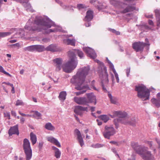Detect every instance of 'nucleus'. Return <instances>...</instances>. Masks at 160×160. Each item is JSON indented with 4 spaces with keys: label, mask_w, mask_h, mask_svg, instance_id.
<instances>
[{
    "label": "nucleus",
    "mask_w": 160,
    "mask_h": 160,
    "mask_svg": "<svg viewBox=\"0 0 160 160\" xmlns=\"http://www.w3.org/2000/svg\"><path fill=\"white\" fill-rule=\"evenodd\" d=\"M43 145V142H40L38 145V148L40 150L42 148Z\"/></svg>",
    "instance_id": "50"
},
{
    "label": "nucleus",
    "mask_w": 160,
    "mask_h": 160,
    "mask_svg": "<svg viewBox=\"0 0 160 160\" xmlns=\"http://www.w3.org/2000/svg\"><path fill=\"white\" fill-rule=\"evenodd\" d=\"M94 82H95V81H94V80H93V81H92V82L91 84H92V87H93V88L94 90H96V88L93 86V84H94Z\"/></svg>",
    "instance_id": "57"
},
{
    "label": "nucleus",
    "mask_w": 160,
    "mask_h": 160,
    "mask_svg": "<svg viewBox=\"0 0 160 160\" xmlns=\"http://www.w3.org/2000/svg\"><path fill=\"white\" fill-rule=\"evenodd\" d=\"M8 134L9 136H11L13 134H19L18 129V125H16L10 128L8 131Z\"/></svg>",
    "instance_id": "21"
},
{
    "label": "nucleus",
    "mask_w": 160,
    "mask_h": 160,
    "mask_svg": "<svg viewBox=\"0 0 160 160\" xmlns=\"http://www.w3.org/2000/svg\"><path fill=\"white\" fill-rule=\"evenodd\" d=\"M17 35H18V36H15V38H23L25 35L24 31L22 29H19L18 32L16 33L14 36Z\"/></svg>",
    "instance_id": "33"
},
{
    "label": "nucleus",
    "mask_w": 160,
    "mask_h": 160,
    "mask_svg": "<svg viewBox=\"0 0 160 160\" xmlns=\"http://www.w3.org/2000/svg\"><path fill=\"white\" fill-rule=\"evenodd\" d=\"M110 30L111 32L117 35H119L120 34V32H119L116 31L114 29H111Z\"/></svg>",
    "instance_id": "46"
},
{
    "label": "nucleus",
    "mask_w": 160,
    "mask_h": 160,
    "mask_svg": "<svg viewBox=\"0 0 160 160\" xmlns=\"http://www.w3.org/2000/svg\"><path fill=\"white\" fill-rule=\"evenodd\" d=\"M154 12L156 17L157 26L159 28L160 27V9H155Z\"/></svg>",
    "instance_id": "22"
},
{
    "label": "nucleus",
    "mask_w": 160,
    "mask_h": 160,
    "mask_svg": "<svg viewBox=\"0 0 160 160\" xmlns=\"http://www.w3.org/2000/svg\"><path fill=\"white\" fill-rule=\"evenodd\" d=\"M11 87L12 88V90H11L12 92V93H14L15 92L14 87H13V86L12 87Z\"/></svg>",
    "instance_id": "63"
},
{
    "label": "nucleus",
    "mask_w": 160,
    "mask_h": 160,
    "mask_svg": "<svg viewBox=\"0 0 160 160\" xmlns=\"http://www.w3.org/2000/svg\"><path fill=\"white\" fill-rule=\"evenodd\" d=\"M25 119L23 117H21L20 118V123H23L25 122Z\"/></svg>",
    "instance_id": "51"
},
{
    "label": "nucleus",
    "mask_w": 160,
    "mask_h": 160,
    "mask_svg": "<svg viewBox=\"0 0 160 160\" xmlns=\"http://www.w3.org/2000/svg\"><path fill=\"white\" fill-rule=\"evenodd\" d=\"M87 95L88 100V103L92 102L95 101L94 104H96V97L94 96L93 94L92 93H87Z\"/></svg>",
    "instance_id": "25"
},
{
    "label": "nucleus",
    "mask_w": 160,
    "mask_h": 160,
    "mask_svg": "<svg viewBox=\"0 0 160 160\" xmlns=\"http://www.w3.org/2000/svg\"><path fill=\"white\" fill-rule=\"evenodd\" d=\"M75 133L77 136V140L78 141L81 147L84 145V143L83 138L81 135V132L78 129H76L74 131Z\"/></svg>",
    "instance_id": "18"
},
{
    "label": "nucleus",
    "mask_w": 160,
    "mask_h": 160,
    "mask_svg": "<svg viewBox=\"0 0 160 160\" xmlns=\"http://www.w3.org/2000/svg\"><path fill=\"white\" fill-rule=\"evenodd\" d=\"M77 8L78 9H80L85 8V7L84 5L80 4L77 5Z\"/></svg>",
    "instance_id": "47"
},
{
    "label": "nucleus",
    "mask_w": 160,
    "mask_h": 160,
    "mask_svg": "<svg viewBox=\"0 0 160 160\" xmlns=\"http://www.w3.org/2000/svg\"><path fill=\"white\" fill-rule=\"evenodd\" d=\"M95 61L99 64L98 69V72L99 74L100 77L102 78L101 81L102 85L103 90L107 92V90L104 87V85L107 84L108 82V74L107 72V68L104 64L98 60H95Z\"/></svg>",
    "instance_id": "4"
},
{
    "label": "nucleus",
    "mask_w": 160,
    "mask_h": 160,
    "mask_svg": "<svg viewBox=\"0 0 160 160\" xmlns=\"http://www.w3.org/2000/svg\"><path fill=\"white\" fill-rule=\"evenodd\" d=\"M135 121L134 119L132 122L129 121L127 118H117L114 120V122L116 126V128H117L118 127V123H121L124 124H130L134 125L135 124Z\"/></svg>",
    "instance_id": "9"
},
{
    "label": "nucleus",
    "mask_w": 160,
    "mask_h": 160,
    "mask_svg": "<svg viewBox=\"0 0 160 160\" xmlns=\"http://www.w3.org/2000/svg\"><path fill=\"white\" fill-rule=\"evenodd\" d=\"M90 68L89 66H86L79 68L76 74L73 76L71 79V82L75 84V88L77 90L81 91L75 92L77 96L86 92V90L89 89L88 86L83 85L86 76L88 74Z\"/></svg>",
    "instance_id": "2"
},
{
    "label": "nucleus",
    "mask_w": 160,
    "mask_h": 160,
    "mask_svg": "<svg viewBox=\"0 0 160 160\" xmlns=\"http://www.w3.org/2000/svg\"><path fill=\"white\" fill-rule=\"evenodd\" d=\"M111 76L112 83L113 84H114V83H115L114 76L113 74L112 73H111Z\"/></svg>",
    "instance_id": "48"
},
{
    "label": "nucleus",
    "mask_w": 160,
    "mask_h": 160,
    "mask_svg": "<svg viewBox=\"0 0 160 160\" xmlns=\"http://www.w3.org/2000/svg\"><path fill=\"white\" fill-rule=\"evenodd\" d=\"M17 41V40L16 39L10 40L9 41V42L11 43H13L16 42Z\"/></svg>",
    "instance_id": "60"
},
{
    "label": "nucleus",
    "mask_w": 160,
    "mask_h": 160,
    "mask_svg": "<svg viewBox=\"0 0 160 160\" xmlns=\"http://www.w3.org/2000/svg\"><path fill=\"white\" fill-rule=\"evenodd\" d=\"M139 28L142 30H144V29H149L150 28L147 25L144 24L139 26Z\"/></svg>",
    "instance_id": "41"
},
{
    "label": "nucleus",
    "mask_w": 160,
    "mask_h": 160,
    "mask_svg": "<svg viewBox=\"0 0 160 160\" xmlns=\"http://www.w3.org/2000/svg\"><path fill=\"white\" fill-rule=\"evenodd\" d=\"M35 51L41 52L44 49V47L41 45H35Z\"/></svg>",
    "instance_id": "35"
},
{
    "label": "nucleus",
    "mask_w": 160,
    "mask_h": 160,
    "mask_svg": "<svg viewBox=\"0 0 160 160\" xmlns=\"http://www.w3.org/2000/svg\"><path fill=\"white\" fill-rule=\"evenodd\" d=\"M50 41V39L48 38H44L42 39V41L44 42H48Z\"/></svg>",
    "instance_id": "52"
},
{
    "label": "nucleus",
    "mask_w": 160,
    "mask_h": 160,
    "mask_svg": "<svg viewBox=\"0 0 160 160\" xmlns=\"http://www.w3.org/2000/svg\"><path fill=\"white\" fill-rule=\"evenodd\" d=\"M72 36V34L64 35V37L65 38L63 40L64 43L67 45H70L72 46H75V39H70L68 38L69 37Z\"/></svg>",
    "instance_id": "15"
},
{
    "label": "nucleus",
    "mask_w": 160,
    "mask_h": 160,
    "mask_svg": "<svg viewBox=\"0 0 160 160\" xmlns=\"http://www.w3.org/2000/svg\"><path fill=\"white\" fill-rule=\"evenodd\" d=\"M135 91L137 92V96L143 101L149 99L150 91L144 85L141 84L136 85Z\"/></svg>",
    "instance_id": "5"
},
{
    "label": "nucleus",
    "mask_w": 160,
    "mask_h": 160,
    "mask_svg": "<svg viewBox=\"0 0 160 160\" xmlns=\"http://www.w3.org/2000/svg\"><path fill=\"white\" fill-rule=\"evenodd\" d=\"M66 95L67 93L66 92H61L60 93L58 97L59 99L62 102L64 101L66 99Z\"/></svg>",
    "instance_id": "32"
},
{
    "label": "nucleus",
    "mask_w": 160,
    "mask_h": 160,
    "mask_svg": "<svg viewBox=\"0 0 160 160\" xmlns=\"http://www.w3.org/2000/svg\"><path fill=\"white\" fill-rule=\"evenodd\" d=\"M90 109L92 112H93L95 110V107H90Z\"/></svg>",
    "instance_id": "61"
},
{
    "label": "nucleus",
    "mask_w": 160,
    "mask_h": 160,
    "mask_svg": "<svg viewBox=\"0 0 160 160\" xmlns=\"http://www.w3.org/2000/svg\"><path fill=\"white\" fill-rule=\"evenodd\" d=\"M69 60L66 63L63 64L62 68L63 71L67 73H70L76 67L78 61L69 57Z\"/></svg>",
    "instance_id": "6"
},
{
    "label": "nucleus",
    "mask_w": 160,
    "mask_h": 160,
    "mask_svg": "<svg viewBox=\"0 0 160 160\" xmlns=\"http://www.w3.org/2000/svg\"><path fill=\"white\" fill-rule=\"evenodd\" d=\"M93 18V13L91 10H88L86 13V15L84 18L86 21L89 22L91 21Z\"/></svg>",
    "instance_id": "23"
},
{
    "label": "nucleus",
    "mask_w": 160,
    "mask_h": 160,
    "mask_svg": "<svg viewBox=\"0 0 160 160\" xmlns=\"http://www.w3.org/2000/svg\"><path fill=\"white\" fill-rule=\"evenodd\" d=\"M61 30V29L57 27H55V28L53 29H49L47 30L46 31V32L47 33H50L52 32H56L59 31Z\"/></svg>",
    "instance_id": "37"
},
{
    "label": "nucleus",
    "mask_w": 160,
    "mask_h": 160,
    "mask_svg": "<svg viewBox=\"0 0 160 160\" xmlns=\"http://www.w3.org/2000/svg\"><path fill=\"white\" fill-rule=\"evenodd\" d=\"M0 72L3 73L4 74L9 76L10 77H12V75L9 74L8 72H6L4 68L1 66H0Z\"/></svg>",
    "instance_id": "40"
},
{
    "label": "nucleus",
    "mask_w": 160,
    "mask_h": 160,
    "mask_svg": "<svg viewBox=\"0 0 160 160\" xmlns=\"http://www.w3.org/2000/svg\"><path fill=\"white\" fill-rule=\"evenodd\" d=\"M30 140L32 145H34L37 142V137L36 135L33 132H31L30 134Z\"/></svg>",
    "instance_id": "31"
},
{
    "label": "nucleus",
    "mask_w": 160,
    "mask_h": 160,
    "mask_svg": "<svg viewBox=\"0 0 160 160\" xmlns=\"http://www.w3.org/2000/svg\"><path fill=\"white\" fill-rule=\"evenodd\" d=\"M16 106L23 105V103L21 100H17L16 103Z\"/></svg>",
    "instance_id": "44"
},
{
    "label": "nucleus",
    "mask_w": 160,
    "mask_h": 160,
    "mask_svg": "<svg viewBox=\"0 0 160 160\" xmlns=\"http://www.w3.org/2000/svg\"><path fill=\"white\" fill-rule=\"evenodd\" d=\"M52 148L54 151L55 156L57 158H60L61 153L59 149L54 146H52Z\"/></svg>",
    "instance_id": "29"
},
{
    "label": "nucleus",
    "mask_w": 160,
    "mask_h": 160,
    "mask_svg": "<svg viewBox=\"0 0 160 160\" xmlns=\"http://www.w3.org/2000/svg\"><path fill=\"white\" fill-rule=\"evenodd\" d=\"M44 127L47 130L50 131H54L55 129V127L50 122L46 123Z\"/></svg>",
    "instance_id": "30"
},
{
    "label": "nucleus",
    "mask_w": 160,
    "mask_h": 160,
    "mask_svg": "<svg viewBox=\"0 0 160 160\" xmlns=\"http://www.w3.org/2000/svg\"><path fill=\"white\" fill-rule=\"evenodd\" d=\"M103 146V145L99 143H97L96 144L92 145L91 147L94 148H98L102 147Z\"/></svg>",
    "instance_id": "42"
},
{
    "label": "nucleus",
    "mask_w": 160,
    "mask_h": 160,
    "mask_svg": "<svg viewBox=\"0 0 160 160\" xmlns=\"http://www.w3.org/2000/svg\"><path fill=\"white\" fill-rule=\"evenodd\" d=\"M47 140L50 142L54 144L58 147H61V146L58 141L55 138L52 137H46Z\"/></svg>",
    "instance_id": "20"
},
{
    "label": "nucleus",
    "mask_w": 160,
    "mask_h": 160,
    "mask_svg": "<svg viewBox=\"0 0 160 160\" xmlns=\"http://www.w3.org/2000/svg\"><path fill=\"white\" fill-rule=\"evenodd\" d=\"M108 95L112 103L115 104H118V99L117 98L113 97L109 92H108Z\"/></svg>",
    "instance_id": "28"
},
{
    "label": "nucleus",
    "mask_w": 160,
    "mask_h": 160,
    "mask_svg": "<svg viewBox=\"0 0 160 160\" xmlns=\"http://www.w3.org/2000/svg\"><path fill=\"white\" fill-rule=\"evenodd\" d=\"M145 16L146 18H152L153 17V16L152 14H150V15H147L145 14Z\"/></svg>",
    "instance_id": "53"
},
{
    "label": "nucleus",
    "mask_w": 160,
    "mask_h": 160,
    "mask_svg": "<svg viewBox=\"0 0 160 160\" xmlns=\"http://www.w3.org/2000/svg\"><path fill=\"white\" fill-rule=\"evenodd\" d=\"M54 25V23L46 16H33L29 20L25 26L26 30L29 32L46 30Z\"/></svg>",
    "instance_id": "1"
},
{
    "label": "nucleus",
    "mask_w": 160,
    "mask_h": 160,
    "mask_svg": "<svg viewBox=\"0 0 160 160\" xmlns=\"http://www.w3.org/2000/svg\"><path fill=\"white\" fill-rule=\"evenodd\" d=\"M31 112H34V114L32 116L33 117H36V118L37 119H39L40 118L41 114L40 113L36 111H32Z\"/></svg>",
    "instance_id": "38"
},
{
    "label": "nucleus",
    "mask_w": 160,
    "mask_h": 160,
    "mask_svg": "<svg viewBox=\"0 0 160 160\" xmlns=\"http://www.w3.org/2000/svg\"><path fill=\"white\" fill-rule=\"evenodd\" d=\"M114 116L115 117H117L118 118H125L127 116V113L121 111H115L113 112Z\"/></svg>",
    "instance_id": "24"
},
{
    "label": "nucleus",
    "mask_w": 160,
    "mask_h": 160,
    "mask_svg": "<svg viewBox=\"0 0 160 160\" xmlns=\"http://www.w3.org/2000/svg\"><path fill=\"white\" fill-rule=\"evenodd\" d=\"M18 112L21 115H22V116H26V114L22 113L20 111H19Z\"/></svg>",
    "instance_id": "59"
},
{
    "label": "nucleus",
    "mask_w": 160,
    "mask_h": 160,
    "mask_svg": "<svg viewBox=\"0 0 160 160\" xmlns=\"http://www.w3.org/2000/svg\"><path fill=\"white\" fill-rule=\"evenodd\" d=\"M85 25L86 27H88L91 26V23L90 22H87L86 23Z\"/></svg>",
    "instance_id": "62"
},
{
    "label": "nucleus",
    "mask_w": 160,
    "mask_h": 160,
    "mask_svg": "<svg viewBox=\"0 0 160 160\" xmlns=\"http://www.w3.org/2000/svg\"><path fill=\"white\" fill-rule=\"evenodd\" d=\"M16 31V29L12 28L9 32H0V38H3L10 35Z\"/></svg>",
    "instance_id": "26"
},
{
    "label": "nucleus",
    "mask_w": 160,
    "mask_h": 160,
    "mask_svg": "<svg viewBox=\"0 0 160 160\" xmlns=\"http://www.w3.org/2000/svg\"><path fill=\"white\" fill-rule=\"evenodd\" d=\"M156 141L157 142V143H158V144H160V140L159 139H158L157 138L156 139Z\"/></svg>",
    "instance_id": "64"
},
{
    "label": "nucleus",
    "mask_w": 160,
    "mask_h": 160,
    "mask_svg": "<svg viewBox=\"0 0 160 160\" xmlns=\"http://www.w3.org/2000/svg\"><path fill=\"white\" fill-rule=\"evenodd\" d=\"M88 111L87 107H83L81 106H78L75 108L74 112L77 114L82 116L83 111Z\"/></svg>",
    "instance_id": "16"
},
{
    "label": "nucleus",
    "mask_w": 160,
    "mask_h": 160,
    "mask_svg": "<svg viewBox=\"0 0 160 160\" xmlns=\"http://www.w3.org/2000/svg\"><path fill=\"white\" fill-rule=\"evenodd\" d=\"M99 117L104 122H107L109 119V117L106 115H101Z\"/></svg>",
    "instance_id": "36"
},
{
    "label": "nucleus",
    "mask_w": 160,
    "mask_h": 160,
    "mask_svg": "<svg viewBox=\"0 0 160 160\" xmlns=\"http://www.w3.org/2000/svg\"><path fill=\"white\" fill-rule=\"evenodd\" d=\"M132 147L144 160H155L151 152L148 150V147L139 146L137 142H132Z\"/></svg>",
    "instance_id": "3"
},
{
    "label": "nucleus",
    "mask_w": 160,
    "mask_h": 160,
    "mask_svg": "<svg viewBox=\"0 0 160 160\" xmlns=\"http://www.w3.org/2000/svg\"><path fill=\"white\" fill-rule=\"evenodd\" d=\"M35 45H32L27 47L24 48L25 51L30 52L35 51Z\"/></svg>",
    "instance_id": "39"
},
{
    "label": "nucleus",
    "mask_w": 160,
    "mask_h": 160,
    "mask_svg": "<svg viewBox=\"0 0 160 160\" xmlns=\"http://www.w3.org/2000/svg\"><path fill=\"white\" fill-rule=\"evenodd\" d=\"M11 114L12 116H14V117H16V113L15 111H11Z\"/></svg>",
    "instance_id": "55"
},
{
    "label": "nucleus",
    "mask_w": 160,
    "mask_h": 160,
    "mask_svg": "<svg viewBox=\"0 0 160 160\" xmlns=\"http://www.w3.org/2000/svg\"><path fill=\"white\" fill-rule=\"evenodd\" d=\"M3 83H5L7 85H10L11 87L13 86V84L10 83L9 82H3Z\"/></svg>",
    "instance_id": "58"
},
{
    "label": "nucleus",
    "mask_w": 160,
    "mask_h": 160,
    "mask_svg": "<svg viewBox=\"0 0 160 160\" xmlns=\"http://www.w3.org/2000/svg\"><path fill=\"white\" fill-rule=\"evenodd\" d=\"M148 23L150 25H152V26L154 25L153 22V21L151 20H148Z\"/></svg>",
    "instance_id": "54"
},
{
    "label": "nucleus",
    "mask_w": 160,
    "mask_h": 160,
    "mask_svg": "<svg viewBox=\"0 0 160 160\" xmlns=\"http://www.w3.org/2000/svg\"><path fill=\"white\" fill-rule=\"evenodd\" d=\"M130 68H127L126 70V72L127 73V75L128 77L129 75V74L130 72Z\"/></svg>",
    "instance_id": "49"
},
{
    "label": "nucleus",
    "mask_w": 160,
    "mask_h": 160,
    "mask_svg": "<svg viewBox=\"0 0 160 160\" xmlns=\"http://www.w3.org/2000/svg\"><path fill=\"white\" fill-rule=\"evenodd\" d=\"M48 51H50L52 52L58 51L59 50L57 46L55 44H51L46 48Z\"/></svg>",
    "instance_id": "27"
},
{
    "label": "nucleus",
    "mask_w": 160,
    "mask_h": 160,
    "mask_svg": "<svg viewBox=\"0 0 160 160\" xmlns=\"http://www.w3.org/2000/svg\"><path fill=\"white\" fill-rule=\"evenodd\" d=\"M23 148L26 160H30L32 157V150L29 141L25 138L23 141Z\"/></svg>",
    "instance_id": "7"
},
{
    "label": "nucleus",
    "mask_w": 160,
    "mask_h": 160,
    "mask_svg": "<svg viewBox=\"0 0 160 160\" xmlns=\"http://www.w3.org/2000/svg\"><path fill=\"white\" fill-rule=\"evenodd\" d=\"M57 2L60 5L62 6L63 8L64 9H68L69 7L68 6H66L65 5H64L61 1H59V0H58L57 1Z\"/></svg>",
    "instance_id": "43"
},
{
    "label": "nucleus",
    "mask_w": 160,
    "mask_h": 160,
    "mask_svg": "<svg viewBox=\"0 0 160 160\" xmlns=\"http://www.w3.org/2000/svg\"><path fill=\"white\" fill-rule=\"evenodd\" d=\"M98 5H97V7L99 10H102L108 8L107 6L105 3H102L98 2Z\"/></svg>",
    "instance_id": "34"
},
{
    "label": "nucleus",
    "mask_w": 160,
    "mask_h": 160,
    "mask_svg": "<svg viewBox=\"0 0 160 160\" xmlns=\"http://www.w3.org/2000/svg\"><path fill=\"white\" fill-rule=\"evenodd\" d=\"M148 144L149 145V146L150 148H151L152 146V142L151 141H148Z\"/></svg>",
    "instance_id": "56"
},
{
    "label": "nucleus",
    "mask_w": 160,
    "mask_h": 160,
    "mask_svg": "<svg viewBox=\"0 0 160 160\" xmlns=\"http://www.w3.org/2000/svg\"><path fill=\"white\" fill-rule=\"evenodd\" d=\"M83 50L87 54L88 56L94 59L97 57V55L94 51L89 47H84Z\"/></svg>",
    "instance_id": "12"
},
{
    "label": "nucleus",
    "mask_w": 160,
    "mask_h": 160,
    "mask_svg": "<svg viewBox=\"0 0 160 160\" xmlns=\"http://www.w3.org/2000/svg\"><path fill=\"white\" fill-rule=\"evenodd\" d=\"M54 65L57 71H60L62 68V60L61 58H57L53 60Z\"/></svg>",
    "instance_id": "14"
},
{
    "label": "nucleus",
    "mask_w": 160,
    "mask_h": 160,
    "mask_svg": "<svg viewBox=\"0 0 160 160\" xmlns=\"http://www.w3.org/2000/svg\"><path fill=\"white\" fill-rule=\"evenodd\" d=\"M157 98L159 99H157L155 98H152L151 99V102L156 107L158 108L160 107V92L157 93Z\"/></svg>",
    "instance_id": "19"
},
{
    "label": "nucleus",
    "mask_w": 160,
    "mask_h": 160,
    "mask_svg": "<svg viewBox=\"0 0 160 160\" xmlns=\"http://www.w3.org/2000/svg\"><path fill=\"white\" fill-rule=\"evenodd\" d=\"M4 117H7L9 119H10V115L9 112H6L4 113Z\"/></svg>",
    "instance_id": "45"
},
{
    "label": "nucleus",
    "mask_w": 160,
    "mask_h": 160,
    "mask_svg": "<svg viewBox=\"0 0 160 160\" xmlns=\"http://www.w3.org/2000/svg\"><path fill=\"white\" fill-rule=\"evenodd\" d=\"M148 45H149L148 43H144L141 42H136L133 44L132 47L136 52H139L142 51L144 47Z\"/></svg>",
    "instance_id": "11"
},
{
    "label": "nucleus",
    "mask_w": 160,
    "mask_h": 160,
    "mask_svg": "<svg viewBox=\"0 0 160 160\" xmlns=\"http://www.w3.org/2000/svg\"><path fill=\"white\" fill-rule=\"evenodd\" d=\"M74 101L79 104H86L88 103L86 98L84 97H75L74 98Z\"/></svg>",
    "instance_id": "17"
},
{
    "label": "nucleus",
    "mask_w": 160,
    "mask_h": 160,
    "mask_svg": "<svg viewBox=\"0 0 160 160\" xmlns=\"http://www.w3.org/2000/svg\"><path fill=\"white\" fill-rule=\"evenodd\" d=\"M106 61L107 62L108 64L109 69L110 71H112L114 74L115 77L117 80V82L118 83L119 81V79L118 75L117 72L113 64L108 59V58H106Z\"/></svg>",
    "instance_id": "13"
},
{
    "label": "nucleus",
    "mask_w": 160,
    "mask_h": 160,
    "mask_svg": "<svg viewBox=\"0 0 160 160\" xmlns=\"http://www.w3.org/2000/svg\"><path fill=\"white\" fill-rule=\"evenodd\" d=\"M75 54H77L80 58L84 57L82 52L79 50H72L69 51L68 55L69 57H71L73 60H77Z\"/></svg>",
    "instance_id": "10"
},
{
    "label": "nucleus",
    "mask_w": 160,
    "mask_h": 160,
    "mask_svg": "<svg viewBox=\"0 0 160 160\" xmlns=\"http://www.w3.org/2000/svg\"><path fill=\"white\" fill-rule=\"evenodd\" d=\"M115 133V130L112 126H106L105 127L103 135L105 138L109 139L111 136L113 135Z\"/></svg>",
    "instance_id": "8"
}]
</instances>
